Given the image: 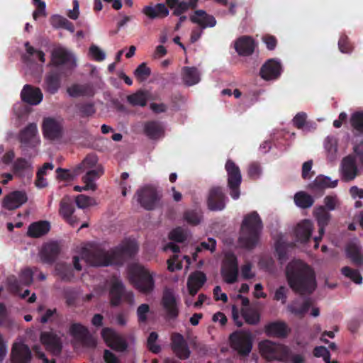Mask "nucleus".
I'll use <instances>...</instances> for the list:
<instances>
[{
    "instance_id": "f257e3e1",
    "label": "nucleus",
    "mask_w": 363,
    "mask_h": 363,
    "mask_svg": "<svg viewBox=\"0 0 363 363\" xmlns=\"http://www.w3.org/2000/svg\"><path fill=\"white\" fill-rule=\"evenodd\" d=\"M286 278L292 291L300 295H311L317 288L314 270L301 260H295L288 264Z\"/></svg>"
},
{
    "instance_id": "f03ea898",
    "label": "nucleus",
    "mask_w": 363,
    "mask_h": 363,
    "mask_svg": "<svg viewBox=\"0 0 363 363\" xmlns=\"http://www.w3.org/2000/svg\"><path fill=\"white\" fill-rule=\"evenodd\" d=\"M263 223L257 211H252L244 216L242 220L238 242L241 247L252 250L257 245Z\"/></svg>"
},
{
    "instance_id": "7ed1b4c3",
    "label": "nucleus",
    "mask_w": 363,
    "mask_h": 363,
    "mask_svg": "<svg viewBox=\"0 0 363 363\" xmlns=\"http://www.w3.org/2000/svg\"><path fill=\"white\" fill-rule=\"evenodd\" d=\"M130 283L140 292L149 294L155 289L154 273L139 264H133L128 268Z\"/></svg>"
},
{
    "instance_id": "20e7f679",
    "label": "nucleus",
    "mask_w": 363,
    "mask_h": 363,
    "mask_svg": "<svg viewBox=\"0 0 363 363\" xmlns=\"http://www.w3.org/2000/svg\"><path fill=\"white\" fill-rule=\"evenodd\" d=\"M82 255L86 262L92 266H109L115 264L112 250L106 251L99 245L91 246L90 249H84Z\"/></svg>"
},
{
    "instance_id": "39448f33",
    "label": "nucleus",
    "mask_w": 363,
    "mask_h": 363,
    "mask_svg": "<svg viewBox=\"0 0 363 363\" xmlns=\"http://www.w3.org/2000/svg\"><path fill=\"white\" fill-rule=\"evenodd\" d=\"M231 347L241 356H247L252 351L253 337L250 332L236 330L230 335Z\"/></svg>"
},
{
    "instance_id": "423d86ee",
    "label": "nucleus",
    "mask_w": 363,
    "mask_h": 363,
    "mask_svg": "<svg viewBox=\"0 0 363 363\" xmlns=\"http://www.w3.org/2000/svg\"><path fill=\"white\" fill-rule=\"evenodd\" d=\"M262 355L269 361L283 360L289 354L288 347L265 340L259 343Z\"/></svg>"
},
{
    "instance_id": "0eeeda50",
    "label": "nucleus",
    "mask_w": 363,
    "mask_h": 363,
    "mask_svg": "<svg viewBox=\"0 0 363 363\" xmlns=\"http://www.w3.org/2000/svg\"><path fill=\"white\" fill-rule=\"evenodd\" d=\"M228 175V187L230 195L233 199H238L240 195V186L242 182V175L239 167L231 160H228L225 165Z\"/></svg>"
},
{
    "instance_id": "6e6552de",
    "label": "nucleus",
    "mask_w": 363,
    "mask_h": 363,
    "mask_svg": "<svg viewBox=\"0 0 363 363\" xmlns=\"http://www.w3.org/2000/svg\"><path fill=\"white\" fill-rule=\"evenodd\" d=\"M110 304L111 306H118L122 300L132 303L134 301V295L132 291H127L123 282L119 279H114L109 289Z\"/></svg>"
},
{
    "instance_id": "1a4fd4ad",
    "label": "nucleus",
    "mask_w": 363,
    "mask_h": 363,
    "mask_svg": "<svg viewBox=\"0 0 363 363\" xmlns=\"http://www.w3.org/2000/svg\"><path fill=\"white\" fill-rule=\"evenodd\" d=\"M38 134L37 125L35 123L28 124L23 129L21 130L18 140L21 143V149L23 155L29 158L33 155L26 152L28 148H33L36 145V135Z\"/></svg>"
},
{
    "instance_id": "9d476101",
    "label": "nucleus",
    "mask_w": 363,
    "mask_h": 363,
    "mask_svg": "<svg viewBox=\"0 0 363 363\" xmlns=\"http://www.w3.org/2000/svg\"><path fill=\"white\" fill-rule=\"evenodd\" d=\"M221 276L227 284H233L237 281L238 276V262L236 256L231 252L227 253L223 261Z\"/></svg>"
},
{
    "instance_id": "9b49d317",
    "label": "nucleus",
    "mask_w": 363,
    "mask_h": 363,
    "mask_svg": "<svg viewBox=\"0 0 363 363\" xmlns=\"http://www.w3.org/2000/svg\"><path fill=\"white\" fill-rule=\"evenodd\" d=\"M136 198L141 207L147 211L155 209L160 200L156 189L149 185L138 189Z\"/></svg>"
},
{
    "instance_id": "f8f14e48",
    "label": "nucleus",
    "mask_w": 363,
    "mask_h": 363,
    "mask_svg": "<svg viewBox=\"0 0 363 363\" xmlns=\"http://www.w3.org/2000/svg\"><path fill=\"white\" fill-rule=\"evenodd\" d=\"M69 333L84 347H96V339L90 333L89 329L81 323H72L69 327Z\"/></svg>"
},
{
    "instance_id": "ddd939ff",
    "label": "nucleus",
    "mask_w": 363,
    "mask_h": 363,
    "mask_svg": "<svg viewBox=\"0 0 363 363\" xmlns=\"http://www.w3.org/2000/svg\"><path fill=\"white\" fill-rule=\"evenodd\" d=\"M42 131L45 138L50 140H57L62 137L63 125L60 121L47 117L43 121Z\"/></svg>"
},
{
    "instance_id": "4468645a",
    "label": "nucleus",
    "mask_w": 363,
    "mask_h": 363,
    "mask_svg": "<svg viewBox=\"0 0 363 363\" xmlns=\"http://www.w3.org/2000/svg\"><path fill=\"white\" fill-rule=\"evenodd\" d=\"M101 337L108 347L113 350L123 352L127 349L128 345L125 340L111 328L102 329Z\"/></svg>"
},
{
    "instance_id": "2eb2a0df",
    "label": "nucleus",
    "mask_w": 363,
    "mask_h": 363,
    "mask_svg": "<svg viewBox=\"0 0 363 363\" xmlns=\"http://www.w3.org/2000/svg\"><path fill=\"white\" fill-rule=\"evenodd\" d=\"M51 62L54 66L65 65L70 69L77 66L74 56L69 51L62 48L53 50L51 55Z\"/></svg>"
},
{
    "instance_id": "dca6fc26",
    "label": "nucleus",
    "mask_w": 363,
    "mask_h": 363,
    "mask_svg": "<svg viewBox=\"0 0 363 363\" xmlns=\"http://www.w3.org/2000/svg\"><path fill=\"white\" fill-rule=\"evenodd\" d=\"M41 343L45 346L46 350L55 356L61 354L62 350V342L61 337L56 333L49 332H42L40 336Z\"/></svg>"
},
{
    "instance_id": "f3484780",
    "label": "nucleus",
    "mask_w": 363,
    "mask_h": 363,
    "mask_svg": "<svg viewBox=\"0 0 363 363\" xmlns=\"http://www.w3.org/2000/svg\"><path fill=\"white\" fill-rule=\"evenodd\" d=\"M171 349L174 354L182 360L187 359L191 351L184 336L179 333H173L171 335Z\"/></svg>"
},
{
    "instance_id": "a211bd4d",
    "label": "nucleus",
    "mask_w": 363,
    "mask_h": 363,
    "mask_svg": "<svg viewBox=\"0 0 363 363\" xmlns=\"http://www.w3.org/2000/svg\"><path fill=\"white\" fill-rule=\"evenodd\" d=\"M227 198L220 186L213 187L210 189L208 199V208L212 211H220L225 208Z\"/></svg>"
},
{
    "instance_id": "6ab92c4d",
    "label": "nucleus",
    "mask_w": 363,
    "mask_h": 363,
    "mask_svg": "<svg viewBox=\"0 0 363 363\" xmlns=\"http://www.w3.org/2000/svg\"><path fill=\"white\" fill-rule=\"evenodd\" d=\"M33 281V273L30 268L21 271L19 279L14 276L9 277L7 279L8 285L11 291L18 294L21 290V286H29Z\"/></svg>"
},
{
    "instance_id": "aec40b11",
    "label": "nucleus",
    "mask_w": 363,
    "mask_h": 363,
    "mask_svg": "<svg viewBox=\"0 0 363 363\" xmlns=\"http://www.w3.org/2000/svg\"><path fill=\"white\" fill-rule=\"evenodd\" d=\"M281 72V65L275 59L268 60L261 67L260 77L265 80L277 79Z\"/></svg>"
},
{
    "instance_id": "412c9836",
    "label": "nucleus",
    "mask_w": 363,
    "mask_h": 363,
    "mask_svg": "<svg viewBox=\"0 0 363 363\" xmlns=\"http://www.w3.org/2000/svg\"><path fill=\"white\" fill-rule=\"evenodd\" d=\"M311 306V298H306L303 301L300 298H295L287 305L286 310L294 316L301 319L308 312Z\"/></svg>"
},
{
    "instance_id": "4be33fe9",
    "label": "nucleus",
    "mask_w": 363,
    "mask_h": 363,
    "mask_svg": "<svg viewBox=\"0 0 363 363\" xmlns=\"http://www.w3.org/2000/svg\"><path fill=\"white\" fill-rule=\"evenodd\" d=\"M136 252L137 246L133 242H128L112 249V256L113 255L115 264H122L125 257H131Z\"/></svg>"
},
{
    "instance_id": "5701e85b",
    "label": "nucleus",
    "mask_w": 363,
    "mask_h": 363,
    "mask_svg": "<svg viewBox=\"0 0 363 363\" xmlns=\"http://www.w3.org/2000/svg\"><path fill=\"white\" fill-rule=\"evenodd\" d=\"M28 200L27 194L23 191H13L6 195L3 201V207L11 211L21 207Z\"/></svg>"
},
{
    "instance_id": "b1692460",
    "label": "nucleus",
    "mask_w": 363,
    "mask_h": 363,
    "mask_svg": "<svg viewBox=\"0 0 363 363\" xmlns=\"http://www.w3.org/2000/svg\"><path fill=\"white\" fill-rule=\"evenodd\" d=\"M264 332L269 337L284 338L291 332V329L284 321H274L267 324Z\"/></svg>"
},
{
    "instance_id": "393cba45",
    "label": "nucleus",
    "mask_w": 363,
    "mask_h": 363,
    "mask_svg": "<svg viewBox=\"0 0 363 363\" xmlns=\"http://www.w3.org/2000/svg\"><path fill=\"white\" fill-rule=\"evenodd\" d=\"M162 305L166 311L167 318L174 320L178 317L179 308L176 298L172 292H164L162 299Z\"/></svg>"
},
{
    "instance_id": "a878e982",
    "label": "nucleus",
    "mask_w": 363,
    "mask_h": 363,
    "mask_svg": "<svg viewBox=\"0 0 363 363\" xmlns=\"http://www.w3.org/2000/svg\"><path fill=\"white\" fill-rule=\"evenodd\" d=\"M21 96L22 101L30 105L39 104L43 98V93L39 88L33 87L29 84L23 86Z\"/></svg>"
},
{
    "instance_id": "bb28decb",
    "label": "nucleus",
    "mask_w": 363,
    "mask_h": 363,
    "mask_svg": "<svg viewBox=\"0 0 363 363\" xmlns=\"http://www.w3.org/2000/svg\"><path fill=\"white\" fill-rule=\"evenodd\" d=\"M255 42L248 35H242L235 42V49L240 56H250L255 50Z\"/></svg>"
},
{
    "instance_id": "cd10ccee",
    "label": "nucleus",
    "mask_w": 363,
    "mask_h": 363,
    "mask_svg": "<svg viewBox=\"0 0 363 363\" xmlns=\"http://www.w3.org/2000/svg\"><path fill=\"white\" fill-rule=\"evenodd\" d=\"M338 180L332 181L329 177L318 175L315 180L309 184L308 188L314 193L322 195L325 189L335 188Z\"/></svg>"
},
{
    "instance_id": "c85d7f7f",
    "label": "nucleus",
    "mask_w": 363,
    "mask_h": 363,
    "mask_svg": "<svg viewBox=\"0 0 363 363\" xmlns=\"http://www.w3.org/2000/svg\"><path fill=\"white\" fill-rule=\"evenodd\" d=\"M60 252L57 243L49 242L44 245L40 252V259L43 263L52 264L57 259Z\"/></svg>"
},
{
    "instance_id": "c756f323",
    "label": "nucleus",
    "mask_w": 363,
    "mask_h": 363,
    "mask_svg": "<svg viewBox=\"0 0 363 363\" xmlns=\"http://www.w3.org/2000/svg\"><path fill=\"white\" fill-rule=\"evenodd\" d=\"M104 171L102 169H92L88 171L86 174L83 177L82 180L85 185L84 186H74V190L75 191L81 192L82 191L92 190L94 191L96 189V185L94 182L95 179L102 175Z\"/></svg>"
},
{
    "instance_id": "7c9ffc66",
    "label": "nucleus",
    "mask_w": 363,
    "mask_h": 363,
    "mask_svg": "<svg viewBox=\"0 0 363 363\" xmlns=\"http://www.w3.org/2000/svg\"><path fill=\"white\" fill-rule=\"evenodd\" d=\"M192 23L198 24L201 29L207 27H213L216 25V20L213 16L208 14L203 10H196L194 15L190 17Z\"/></svg>"
},
{
    "instance_id": "2f4dec72",
    "label": "nucleus",
    "mask_w": 363,
    "mask_h": 363,
    "mask_svg": "<svg viewBox=\"0 0 363 363\" xmlns=\"http://www.w3.org/2000/svg\"><path fill=\"white\" fill-rule=\"evenodd\" d=\"M342 169L343 179L345 181H352L356 177L358 169L356 161L352 156H347L342 160Z\"/></svg>"
},
{
    "instance_id": "473e14b6",
    "label": "nucleus",
    "mask_w": 363,
    "mask_h": 363,
    "mask_svg": "<svg viewBox=\"0 0 363 363\" xmlns=\"http://www.w3.org/2000/svg\"><path fill=\"white\" fill-rule=\"evenodd\" d=\"M313 223L309 220H303L300 222L296 229L295 235L298 241L306 243L307 242L312 234Z\"/></svg>"
},
{
    "instance_id": "72a5a7b5",
    "label": "nucleus",
    "mask_w": 363,
    "mask_h": 363,
    "mask_svg": "<svg viewBox=\"0 0 363 363\" xmlns=\"http://www.w3.org/2000/svg\"><path fill=\"white\" fill-rule=\"evenodd\" d=\"M50 230V224L46 220L33 222L28 226L27 235L33 238L46 235Z\"/></svg>"
},
{
    "instance_id": "f704fd0d",
    "label": "nucleus",
    "mask_w": 363,
    "mask_h": 363,
    "mask_svg": "<svg viewBox=\"0 0 363 363\" xmlns=\"http://www.w3.org/2000/svg\"><path fill=\"white\" fill-rule=\"evenodd\" d=\"M67 91L70 96L74 98L79 96L91 97L94 95V87L90 84H74L68 87Z\"/></svg>"
},
{
    "instance_id": "c9c22d12",
    "label": "nucleus",
    "mask_w": 363,
    "mask_h": 363,
    "mask_svg": "<svg viewBox=\"0 0 363 363\" xmlns=\"http://www.w3.org/2000/svg\"><path fill=\"white\" fill-rule=\"evenodd\" d=\"M12 172L18 177H24L26 172H28L31 175L33 172L32 163L24 157H18L13 163Z\"/></svg>"
},
{
    "instance_id": "e433bc0d",
    "label": "nucleus",
    "mask_w": 363,
    "mask_h": 363,
    "mask_svg": "<svg viewBox=\"0 0 363 363\" xmlns=\"http://www.w3.org/2000/svg\"><path fill=\"white\" fill-rule=\"evenodd\" d=\"M143 13L150 19L164 18L169 15V10L165 4L159 3L155 7L146 6L143 9Z\"/></svg>"
},
{
    "instance_id": "4c0bfd02",
    "label": "nucleus",
    "mask_w": 363,
    "mask_h": 363,
    "mask_svg": "<svg viewBox=\"0 0 363 363\" xmlns=\"http://www.w3.org/2000/svg\"><path fill=\"white\" fill-rule=\"evenodd\" d=\"M56 179L58 181L72 182L82 173V167L76 166L72 169L58 167L55 170Z\"/></svg>"
},
{
    "instance_id": "58836bf2",
    "label": "nucleus",
    "mask_w": 363,
    "mask_h": 363,
    "mask_svg": "<svg viewBox=\"0 0 363 363\" xmlns=\"http://www.w3.org/2000/svg\"><path fill=\"white\" fill-rule=\"evenodd\" d=\"M346 255L355 266L360 267L363 264V253L357 245L349 244L346 247Z\"/></svg>"
},
{
    "instance_id": "ea45409f",
    "label": "nucleus",
    "mask_w": 363,
    "mask_h": 363,
    "mask_svg": "<svg viewBox=\"0 0 363 363\" xmlns=\"http://www.w3.org/2000/svg\"><path fill=\"white\" fill-rule=\"evenodd\" d=\"M182 75L184 83L187 86H193L200 82V74L195 67H184Z\"/></svg>"
},
{
    "instance_id": "a19ab883",
    "label": "nucleus",
    "mask_w": 363,
    "mask_h": 363,
    "mask_svg": "<svg viewBox=\"0 0 363 363\" xmlns=\"http://www.w3.org/2000/svg\"><path fill=\"white\" fill-rule=\"evenodd\" d=\"M144 133L150 139L155 140L164 134V129L160 123L152 121L145 123Z\"/></svg>"
},
{
    "instance_id": "79ce46f5",
    "label": "nucleus",
    "mask_w": 363,
    "mask_h": 363,
    "mask_svg": "<svg viewBox=\"0 0 363 363\" xmlns=\"http://www.w3.org/2000/svg\"><path fill=\"white\" fill-rule=\"evenodd\" d=\"M24 47H25V49L26 51V54H25L22 56V58H23V60L24 62H26V63L33 62V60L32 59V57L34 55H36L39 61L42 63H45V55L43 51L36 50L32 45H30L29 42H26L24 43Z\"/></svg>"
},
{
    "instance_id": "37998d69",
    "label": "nucleus",
    "mask_w": 363,
    "mask_h": 363,
    "mask_svg": "<svg viewBox=\"0 0 363 363\" xmlns=\"http://www.w3.org/2000/svg\"><path fill=\"white\" fill-rule=\"evenodd\" d=\"M45 89L51 94L57 92L60 86V77L57 72H50L45 79Z\"/></svg>"
},
{
    "instance_id": "c03bdc74",
    "label": "nucleus",
    "mask_w": 363,
    "mask_h": 363,
    "mask_svg": "<svg viewBox=\"0 0 363 363\" xmlns=\"http://www.w3.org/2000/svg\"><path fill=\"white\" fill-rule=\"evenodd\" d=\"M55 272L60 277L61 280L64 281H70L74 277L73 269L69 264L57 263L55 265Z\"/></svg>"
},
{
    "instance_id": "a18cd8bd",
    "label": "nucleus",
    "mask_w": 363,
    "mask_h": 363,
    "mask_svg": "<svg viewBox=\"0 0 363 363\" xmlns=\"http://www.w3.org/2000/svg\"><path fill=\"white\" fill-rule=\"evenodd\" d=\"M294 203L297 206L306 209L313 206L314 199L305 191H298L294 195Z\"/></svg>"
},
{
    "instance_id": "49530a36",
    "label": "nucleus",
    "mask_w": 363,
    "mask_h": 363,
    "mask_svg": "<svg viewBox=\"0 0 363 363\" xmlns=\"http://www.w3.org/2000/svg\"><path fill=\"white\" fill-rule=\"evenodd\" d=\"M50 22L55 28H64L71 33L74 32V24L63 16L54 15L51 17Z\"/></svg>"
},
{
    "instance_id": "de8ad7c7",
    "label": "nucleus",
    "mask_w": 363,
    "mask_h": 363,
    "mask_svg": "<svg viewBox=\"0 0 363 363\" xmlns=\"http://www.w3.org/2000/svg\"><path fill=\"white\" fill-rule=\"evenodd\" d=\"M127 101L133 106L144 107L147 105V94L143 91H138L134 94L128 95L127 96Z\"/></svg>"
},
{
    "instance_id": "09e8293b",
    "label": "nucleus",
    "mask_w": 363,
    "mask_h": 363,
    "mask_svg": "<svg viewBox=\"0 0 363 363\" xmlns=\"http://www.w3.org/2000/svg\"><path fill=\"white\" fill-rule=\"evenodd\" d=\"M241 315L245 321L249 325H257L260 320L259 313L250 307L242 308Z\"/></svg>"
},
{
    "instance_id": "8fccbe9b",
    "label": "nucleus",
    "mask_w": 363,
    "mask_h": 363,
    "mask_svg": "<svg viewBox=\"0 0 363 363\" xmlns=\"http://www.w3.org/2000/svg\"><path fill=\"white\" fill-rule=\"evenodd\" d=\"M74 206L71 199L68 196L62 199L60 203L59 213L63 218H67L73 215Z\"/></svg>"
},
{
    "instance_id": "3c124183",
    "label": "nucleus",
    "mask_w": 363,
    "mask_h": 363,
    "mask_svg": "<svg viewBox=\"0 0 363 363\" xmlns=\"http://www.w3.org/2000/svg\"><path fill=\"white\" fill-rule=\"evenodd\" d=\"M202 218V212L199 209H189L184 213V219L191 225H199Z\"/></svg>"
},
{
    "instance_id": "603ef678",
    "label": "nucleus",
    "mask_w": 363,
    "mask_h": 363,
    "mask_svg": "<svg viewBox=\"0 0 363 363\" xmlns=\"http://www.w3.org/2000/svg\"><path fill=\"white\" fill-rule=\"evenodd\" d=\"M206 281V276L201 271H195L192 272L187 280V283L201 289Z\"/></svg>"
},
{
    "instance_id": "864d4df0",
    "label": "nucleus",
    "mask_w": 363,
    "mask_h": 363,
    "mask_svg": "<svg viewBox=\"0 0 363 363\" xmlns=\"http://www.w3.org/2000/svg\"><path fill=\"white\" fill-rule=\"evenodd\" d=\"M314 215L318 225L326 226L328 224L330 219V214L324 206H320L317 208L314 211Z\"/></svg>"
},
{
    "instance_id": "5fc2aeb1",
    "label": "nucleus",
    "mask_w": 363,
    "mask_h": 363,
    "mask_svg": "<svg viewBox=\"0 0 363 363\" xmlns=\"http://www.w3.org/2000/svg\"><path fill=\"white\" fill-rule=\"evenodd\" d=\"M325 149L327 152V157L330 162H333L336 159L337 155V143L332 138H327L325 142Z\"/></svg>"
},
{
    "instance_id": "6e6d98bb",
    "label": "nucleus",
    "mask_w": 363,
    "mask_h": 363,
    "mask_svg": "<svg viewBox=\"0 0 363 363\" xmlns=\"http://www.w3.org/2000/svg\"><path fill=\"white\" fill-rule=\"evenodd\" d=\"M350 124L353 129L359 134H363V111H357L352 114Z\"/></svg>"
},
{
    "instance_id": "4d7b16f0",
    "label": "nucleus",
    "mask_w": 363,
    "mask_h": 363,
    "mask_svg": "<svg viewBox=\"0 0 363 363\" xmlns=\"http://www.w3.org/2000/svg\"><path fill=\"white\" fill-rule=\"evenodd\" d=\"M150 74L151 70L145 62L139 65L134 71V75L140 82L145 81Z\"/></svg>"
},
{
    "instance_id": "13d9d810",
    "label": "nucleus",
    "mask_w": 363,
    "mask_h": 363,
    "mask_svg": "<svg viewBox=\"0 0 363 363\" xmlns=\"http://www.w3.org/2000/svg\"><path fill=\"white\" fill-rule=\"evenodd\" d=\"M77 110L81 117H89L96 113L94 104L91 102L82 103L77 105Z\"/></svg>"
},
{
    "instance_id": "bf43d9fd",
    "label": "nucleus",
    "mask_w": 363,
    "mask_h": 363,
    "mask_svg": "<svg viewBox=\"0 0 363 363\" xmlns=\"http://www.w3.org/2000/svg\"><path fill=\"white\" fill-rule=\"evenodd\" d=\"M342 274L350 279L355 284H359L362 281V277L357 269H354L350 267H344L341 269Z\"/></svg>"
},
{
    "instance_id": "052dcab7",
    "label": "nucleus",
    "mask_w": 363,
    "mask_h": 363,
    "mask_svg": "<svg viewBox=\"0 0 363 363\" xmlns=\"http://www.w3.org/2000/svg\"><path fill=\"white\" fill-rule=\"evenodd\" d=\"M158 334L156 332H151L147 340V347L151 352L158 354L161 352V346L157 344Z\"/></svg>"
},
{
    "instance_id": "680f3d73",
    "label": "nucleus",
    "mask_w": 363,
    "mask_h": 363,
    "mask_svg": "<svg viewBox=\"0 0 363 363\" xmlns=\"http://www.w3.org/2000/svg\"><path fill=\"white\" fill-rule=\"evenodd\" d=\"M275 252L277 255V259L281 262L287 259V245L284 242L281 240H277L276 242Z\"/></svg>"
},
{
    "instance_id": "e2e57ef3",
    "label": "nucleus",
    "mask_w": 363,
    "mask_h": 363,
    "mask_svg": "<svg viewBox=\"0 0 363 363\" xmlns=\"http://www.w3.org/2000/svg\"><path fill=\"white\" fill-rule=\"evenodd\" d=\"M338 48L342 53H350L352 51L353 47L349 40L348 37L342 34L340 35L338 41Z\"/></svg>"
},
{
    "instance_id": "0e129e2a",
    "label": "nucleus",
    "mask_w": 363,
    "mask_h": 363,
    "mask_svg": "<svg viewBox=\"0 0 363 363\" xmlns=\"http://www.w3.org/2000/svg\"><path fill=\"white\" fill-rule=\"evenodd\" d=\"M93 201L94 199L84 194L78 195L75 199L76 204L79 208H84L91 206Z\"/></svg>"
},
{
    "instance_id": "69168bd1",
    "label": "nucleus",
    "mask_w": 363,
    "mask_h": 363,
    "mask_svg": "<svg viewBox=\"0 0 363 363\" xmlns=\"http://www.w3.org/2000/svg\"><path fill=\"white\" fill-rule=\"evenodd\" d=\"M150 311V306L147 303H143L138 306L137 309V315L138 321L140 323H145L147 321V314Z\"/></svg>"
},
{
    "instance_id": "338daca9",
    "label": "nucleus",
    "mask_w": 363,
    "mask_h": 363,
    "mask_svg": "<svg viewBox=\"0 0 363 363\" xmlns=\"http://www.w3.org/2000/svg\"><path fill=\"white\" fill-rule=\"evenodd\" d=\"M89 53L94 60L101 62L105 59V53L96 45H92L89 48Z\"/></svg>"
},
{
    "instance_id": "774afa93",
    "label": "nucleus",
    "mask_w": 363,
    "mask_h": 363,
    "mask_svg": "<svg viewBox=\"0 0 363 363\" xmlns=\"http://www.w3.org/2000/svg\"><path fill=\"white\" fill-rule=\"evenodd\" d=\"M307 115L304 112L298 113L293 118L294 125L298 129H302L306 122Z\"/></svg>"
}]
</instances>
